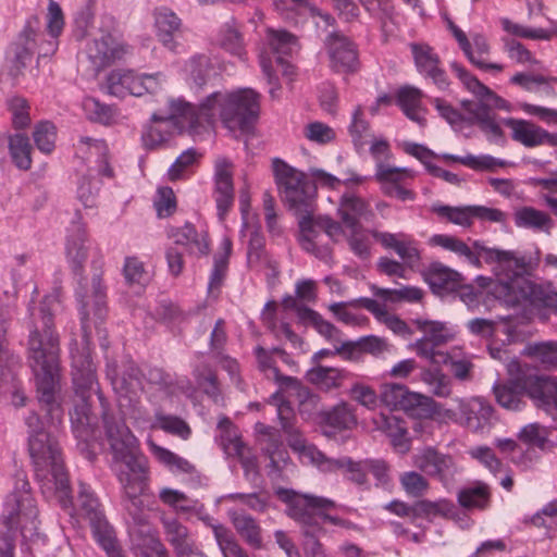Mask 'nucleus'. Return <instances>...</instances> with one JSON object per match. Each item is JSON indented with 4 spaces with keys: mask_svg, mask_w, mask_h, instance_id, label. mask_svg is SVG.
I'll use <instances>...</instances> for the list:
<instances>
[{
    "mask_svg": "<svg viewBox=\"0 0 557 557\" xmlns=\"http://www.w3.org/2000/svg\"><path fill=\"white\" fill-rule=\"evenodd\" d=\"M59 307L57 295L46 296L39 309L28 306V360L35 374L39 401L50 417L48 428L34 412L26 418L29 456L42 495L58 500L71 515L75 512L85 517L91 525L96 542L108 557H124L98 497L87 484L79 483L76 505L73 506L62 454L53 437L52 429H57L63 419V411L55 399L60 380V342L53 329V314Z\"/></svg>",
    "mask_w": 557,
    "mask_h": 557,
    "instance_id": "1",
    "label": "nucleus"
},
{
    "mask_svg": "<svg viewBox=\"0 0 557 557\" xmlns=\"http://www.w3.org/2000/svg\"><path fill=\"white\" fill-rule=\"evenodd\" d=\"M259 112V95L251 88L233 91L218 90L207 96L198 107L183 98H169L168 113H153L141 133L143 146L148 150L163 147L181 124H187L193 132L212 126L219 119L233 134L244 133Z\"/></svg>",
    "mask_w": 557,
    "mask_h": 557,
    "instance_id": "2",
    "label": "nucleus"
},
{
    "mask_svg": "<svg viewBox=\"0 0 557 557\" xmlns=\"http://www.w3.org/2000/svg\"><path fill=\"white\" fill-rule=\"evenodd\" d=\"M92 249L85 223L81 218L72 221L67 228L65 242V258L74 274L82 276L85 264ZM81 315L84 339L88 343L95 327L101 333L100 324L104 321L108 310L106 301V288L101 277L95 275L88 285L86 278L79 277L75 292Z\"/></svg>",
    "mask_w": 557,
    "mask_h": 557,
    "instance_id": "3",
    "label": "nucleus"
},
{
    "mask_svg": "<svg viewBox=\"0 0 557 557\" xmlns=\"http://www.w3.org/2000/svg\"><path fill=\"white\" fill-rule=\"evenodd\" d=\"M278 393L272 396L273 404L277 407V417L281 420L283 430L288 434V445L298 454L302 463L312 465L320 471L332 473L342 471L346 478L358 485L367 483L368 467L366 461L355 462L349 457L329 458L315 446L306 442L290 422L293 410L289 404L282 399Z\"/></svg>",
    "mask_w": 557,
    "mask_h": 557,
    "instance_id": "4",
    "label": "nucleus"
},
{
    "mask_svg": "<svg viewBox=\"0 0 557 557\" xmlns=\"http://www.w3.org/2000/svg\"><path fill=\"white\" fill-rule=\"evenodd\" d=\"M104 424L114 465L120 467L116 469L119 480L125 495L137 509L140 504L138 496L145 488V468L138 455L137 440L122 420L113 421L106 417Z\"/></svg>",
    "mask_w": 557,
    "mask_h": 557,
    "instance_id": "5",
    "label": "nucleus"
},
{
    "mask_svg": "<svg viewBox=\"0 0 557 557\" xmlns=\"http://www.w3.org/2000/svg\"><path fill=\"white\" fill-rule=\"evenodd\" d=\"M450 67L462 85L478 98V101L465 100L461 102L468 121L478 125L490 140L497 141L503 137V131L491 110L498 109L509 112L511 104L483 85L461 64L454 62Z\"/></svg>",
    "mask_w": 557,
    "mask_h": 557,
    "instance_id": "6",
    "label": "nucleus"
},
{
    "mask_svg": "<svg viewBox=\"0 0 557 557\" xmlns=\"http://www.w3.org/2000/svg\"><path fill=\"white\" fill-rule=\"evenodd\" d=\"M277 495L287 505V515L302 528L306 535H320L327 523L345 529L354 527L350 521L330 513L335 508L332 499L283 488L277 491Z\"/></svg>",
    "mask_w": 557,
    "mask_h": 557,
    "instance_id": "7",
    "label": "nucleus"
},
{
    "mask_svg": "<svg viewBox=\"0 0 557 557\" xmlns=\"http://www.w3.org/2000/svg\"><path fill=\"white\" fill-rule=\"evenodd\" d=\"M16 491L8 496L1 516V539L4 547L0 548L1 557H13V536L20 529L24 539H32L37 530V508L29 491V483L20 479Z\"/></svg>",
    "mask_w": 557,
    "mask_h": 557,
    "instance_id": "8",
    "label": "nucleus"
},
{
    "mask_svg": "<svg viewBox=\"0 0 557 557\" xmlns=\"http://www.w3.org/2000/svg\"><path fill=\"white\" fill-rule=\"evenodd\" d=\"M269 50L260 53V66L270 86L269 92L274 98L280 89L277 72L283 75L293 74V66L285 60L298 50L295 36L285 30L270 29L267 35Z\"/></svg>",
    "mask_w": 557,
    "mask_h": 557,
    "instance_id": "9",
    "label": "nucleus"
},
{
    "mask_svg": "<svg viewBox=\"0 0 557 557\" xmlns=\"http://www.w3.org/2000/svg\"><path fill=\"white\" fill-rule=\"evenodd\" d=\"M272 168L277 189L289 209L295 214L313 212L314 189L307 175L281 159H274Z\"/></svg>",
    "mask_w": 557,
    "mask_h": 557,
    "instance_id": "10",
    "label": "nucleus"
},
{
    "mask_svg": "<svg viewBox=\"0 0 557 557\" xmlns=\"http://www.w3.org/2000/svg\"><path fill=\"white\" fill-rule=\"evenodd\" d=\"M413 323L417 330L422 333V337L410 345L411 349L420 358L433 364L447 363L449 354L443 352L437 348L456 338V326L447 322L426 319H416Z\"/></svg>",
    "mask_w": 557,
    "mask_h": 557,
    "instance_id": "11",
    "label": "nucleus"
},
{
    "mask_svg": "<svg viewBox=\"0 0 557 557\" xmlns=\"http://www.w3.org/2000/svg\"><path fill=\"white\" fill-rule=\"evenodd\" d=\"M486 264L491 265L498 284L509 299L527 280L528 262L518 251L491 247L486 251Z\"/></svg>",
    "mask_w": 557,
    "mask_h": 557,
    "instance_id": "12",
    "label": "nucleus"
},
{
    "mask_svg": "<svg viewBox=\"0 0 557 557\" xmlns=\"http://www.w3.org/2000/svg\"><path fill=\"white\" fill-rule=\"evenodd\" d=\"M447 28L472 65L483 71L502 72L504 70L502 64L493 63L487 60L491 52V45L483 33L474 32L467 36V34L450 20H447Z\"/></svg>",
    "mask_w": 557,
    "mask_h": 557,
    "instance_id": "13",
    "label": "nucleus"
},
{
    "mask_svg": "<svg viewBox=\"0 0 557 557\" xmlns=\"http://www.w3.org/2000/svg\"><path fill=\"white\" fill-rule=\"evenodd\" d=\"M131 53V47L112 33H101L86 47V54L95 71H100Z\"/></svg>",
    "mask_w": 557,
    "mask_h": 557,
    "instance_id": "14",
    "label": "nucleus"
},
{
    "mask_svg": "<svg viewBox=\"0 0 557 557\" xmlns=\"http://www.w3.org/2000/svg\"><path fill=\"white\" fill-rule=\"evenodd\" d=\"M297 215L299 219V245L306 252L329 263L332 260V248L324 240L325 234L318 225V219L313 216V212L297 213Z\"/></svg>",
    "mask_w": 557,
    "mask_h": 557,
    "instance_id": "15",
    "label": "nucleus"
},
{
    "mask_svg": "<svg viewBox=\"0 0 557 557\" xmlns=\"http://www.w3.org/2000/svg\"><path fill=\"white\" fill-rule=\"evenodd\" d=\"M285 309L294 310L297 317L305 323H310L322 336L330 341L335 349V354H343L354 348L351 342H341V332L329 321L324 320L317 311L306 307L298 306L293 296L283 299Z\"/></svg>",
    "mask_w": 557,
    "mask_h": 557,
    "instance_id": "16",
    "label": "nucleus"
},
{
    "mask_svg": "<svg viewBox=\"0 0 557 557\" xmlns=\"http://www.w3.org/2000/svg\"><path fill=\"white\" fill-rule=\"evenodd\" d=\"M503 123L510 128L511 138L527 148L543 145L557 147V134H552L529 120L508 117Z\"/></svg>",
    "mask_w": 557,
    "mask_h": 557,
    "instance_id": "17",
    "label": "nucleus"
},
{
    "mask_svg": "<svg viewBox=\"0 0 557 557\" xmlns=\"http://www.w3.org/2000/svg\"><path fill=\"white\" fill-rule=\"evenodd\" d=\"M213 196L218 215L223 220L234 201L233 163L224 157H219L214 163Z\"/></svg>",
    "mask_w": 557,
    "mask_h": 557,
    "instance_id": "18",
    "label": "nucleus"
},
{
    "mask_svg": "<svg viewBox=\"0 0 557 557\" xmlns=\"http://www.w3.org/2000/svg\"><path fill=\"white\" fill-rule=\"evenodd\" d=\"M460 424L473 433L484 434L493 424V408L483 398L459 400Z\"/></svg>",
    "mask_w": 557,
    "mask_h": 557,
    "instance_id": "19",
    "label": "nucleus"
},
{
    "mask_svg": "<svg viewBox=\"0 0 557 557\" xmlns=\"http://www.w3.org/2000/svg\"><path fill=\"white\" fill-rule=\"evenodd\" d=\"M410 50L417 71L431 78L440 89H446L449 83L435 50L426 44H411Z\"/></svg>",
    "mask_w": 557,
    "mask_h": 557,
    "instance_id": "20",
    "label": "nucleus"
},
{
    "mask_svg": "<svg viewBox=\"0 0 557 557\" xmlns=\"http://www.w3.org/2000/svg\"><path fill=\"white\" fill-rule=\"evenodd\" d=\"M331 66L338 73H352L359 66L355 45L345 36L331 34L326 39Z\"/></svg>",
    "mask_w": 557,
    "mask_h": 557,
    "instance_id": "21",
    "label": "nucleus"
},
{
    "mask_svg": "<svg viewBox=\"0 0 557 557\" xmlns=\"http://www.w3.org/2000/svg\"><path fill=\"white\" fill-rule=\"evenodd\" d=\"M106 372L114 392L122 398L132 401L138 392L144 388L139 370L133 362L125 364L123 371L120 372L117 364L108 360Z\"/></svg>",
    "mask_w": 557,
    "mask_h": 557,
    "instance_id": "22",
    "label": "nucleus"
},
{
    "mask_svg": "<svg viewBox=\"0 0 557 557\" xmlns=\"http://www.w3.org/2000/svg\"><path fill=\"white\" fill-rule=\"evenodd\" d=\"M527 395L535 406L557 419V381L550 376H532L525 380Z\"/></svg>",
    "mask_w": 557,
    "mask_h": 557,
    "instance_id": "23",
    "label": "nucleus"
},
{
    "mask_svg": "<svg viewBox=\"0 0 557 557\" xmlns=\"http://www.w3.org/2000/svg\"><path fill=\"white\" fill-rule=\"evenodd\" d=\"M380 400L391 409H401L405 411L431 403L430 397L411 392L405 385L398 383L382 384L380 388Z\"/></svg>",
    "mask_w": 557,
    "mask_h": 557,
    "instance_id": "24",
    "label": "nucleus"
},
{
    "mask_svg": "<svg viewBox=\"0 0 557 557\" xmlns=\"http://www.w3.org/2000/svg\"><path fill=\"white\" fill-rule=\"evenodd\" d=\"M413 465L428 475L436 476L441 481H448L458 471L454 459L440 454L432 448H426L413 456Z\"/></svg>",
    "mask_w": 557,
    "mask_h": 557,
    "instance_id": "25",
    "label": "nucleus"
},
{
    "mask_svg": "<svg viewBox=\"0 0 557 557\" xmlns=\"http://www.w3.org/2000/svg\"><path fill=\"white\" fill-rule=\"evenodd\" d=\"M507 302L529 301L535 308L557 310V292L552 284H536L525 280Z\"/></svg>",
    "mask_w": 557,
    "mask_h": 557,
    "instance_id": "26",
    "label": "nucleus"
},
{
    "mask_svg": "<svg viewBox=\"0 0 557 557\" xmlns=\"http://www.w3.org/2000/svg\"><path fill=\"white\" fill-rule=\"evenodd\" d=\"M374 238L385 248L393 249L404 264L414 268L419 264L421 256L417 242L405 233L373 232Z\"/></svg>",
    "mask_w": 557,
    "mask_h": 557,
    "instance_id": "27",
    "label": "nucleus"
},
{
    "mask_svg": "<svg viewBox=\"0 0 557 557\" xmlns=\"http://www.w3.org/2000/svg\"><path fill=\"white\" fill-rule=\"evenodd\" d=\"M205 525L211 528L216 544L224 557H248L244 549L236 542L232 531L222 523H219L205 511L203 505L199 503L198 509L194 511Z\"/></svg>",
    "mask_w": 557,
    "mask_h": 557,
    "instance_id": "28",
    "label": "nucleus"
},
{
    "mask_svg": "<svg viewBox=\"0 0 557 557\" xmlns=\"http://www.w3.org/2000/svg\"><path fill=\"white\" fill-rule=\"evenodd\" d=\"M37 32L28 23L7 52V60L12 64L11 74L18 75L21 70L32 60L36 47Z\"/></svg>",
    "mask_w": 557,
    "mask_h": 557,
    "instance_id": "29",
    "label": "nucleus"
},
{
    "mask_svg": "<svg viewBox=\"0 0 557 557\" xmlns=\"http://www.w3.org/2000/svg\"><path fill=\"white\" fill-rule=\"evenodd\" d=\"M281 352L278 349L267 350L261 346L256 347L255 355L257 359L258 369L265 375L267 379L275 381L282 391L288 392V396H292V392H296L299 395L301 388L298 380L292 376H285L280 374L274 359V355Z\"/></svg>",
    "mask_w": 557,
    "mask_h": 557,
    "instance_id": "30",
    "label": "nucleus"
},
{
    "mask_svg": "<svg viewBox=\"0 0 557 557\" xmlns=\"http://www.w3.org/2000/svg\"><path fill=\"white\" fill-rule=\"evenodd\" d=\"M377 430L382 431L389 440L394 449L399 454H406L410 449L407 422L394 414H381L374 420Z\"/></svg>",
    "mask_w": 557,
    "mask_h": 557,
    "instance_id": "31",
    "label": "nucleus"
},
{
    "mask_svg": "<svg viewBox=\"0 0 557 557\" xmlns=\"http://www.w3.org/2000/svg\"><path fill=\"white\" fill-rule=\"evenodd\" d=\"M337 213L346 227L360 225V219L369 221L373 216L370 203L352 193L342 196Z\"/></svg>",
    "mask_w": 557,
    "mask_h": 557,
    "instance_id": "32",
    "label": "nucleus"
},
{
    "mask_svg": "<svg viewBox=\"0 0 557 557\" xmlns=\"http://www.w3.org/2000/svg\"><path fill=\"white\" fill-rule=\"evenodd\" d=\"M171 236L175 244L182 245L197 256H206L210 251V243L206 230H197L191 223L172 231Z\"/></svg>",
    "mask_w": 557,
    "mask_h": 557,
    "instance_id": "33",
    "label": "nucleus"
},
{
    "mask_svg": "<svg viewBox=\"0 0 557 557\" xmlns=\"http://www.w3.org/2000/svg\"><path fill=\"white\" fill-rule=\"evenodd\" d=\"M156 35L159 41L168 49L174 50L176 41L174 35L182 26V20L166 7L157 8L153 12Z\"/></svg>",
    "mask_w": 557,
    "mask_h": 557,
    "instance_id": "34",
    "label": "nucleus"
},
{
    "mask_svg": "<svg viewBox=\"0 0 557 557\" xmlns=\"http://www.w3.org/2000/svg\"><path fill=\"white\" fill-rule=\"evenodd\" d=\"M216 45L232 55L245 60L246 50L243 35L234 18L223 23L216 34Z\"/></svg>",
    "mask_w": 557,
    "mask_h": 557,
    "instance_id": "35",
    "label": "nucleus"
},
{
    "mask_svg": "<svg viewBox=\"0 0 557 557\" xmlns=\"http://www.w3.org/2000/svg\"><path fill=\"white\" fill-rule=\"evenodd\" d=\"M423 92L417 87L405 86L397 92V102L405 115L419 125H424L425 110L422 107Z\"/></svg>",
    "mask_w": 557,
    "mask_h": 557,
    "instance_id": "36",
    "label": "nucleus"
},
{
    "mask_svg": "<svg viewBox=\"0 0 557 557\" xmlns=\"http://www.w3.org/2000/svg\"><path fill=\"white\" fill-rule=\"evenodd\" d=\"M72 354L73 366V383L78 391L84 393L87 389H92L96 385V369L92 360L88 355Z\"/></svg>",
    "mask_w": 557,
    "mask_h": 557,
    "instance_id": "37",
    "label": "nucleus"
},
{
    "mask_svg": "<svg viewBox=\"0 0 557 557\" xmlns=\"http://www.w3.org/2000/svg\"><path fill=\"white\" fill-rule=\"evenodd\" d=\"M161 522L165 539L173 547L175 555L195 542L188 528L176 518L163 516Z\"/></svg>",
    "mask_w": 557,
    "mask_h": 557,
    "instance_id": "38",
    "label": "nucleus"
},
{
    "mask_svg": "<svg viewBox=\"0 0 557 557\" xmlns=\"http://www.w3.org/2000/svg\"><path fill=\"white\" fill-rule=\"evenodd\" d=\"M136 71L116 69L111 71L106 77L104 88L108 94L117 98L133 96L135 88Z\"/></svg>",
    "mask_w": 557,
    "mask_h": 557,
    "instance_id": "39",
    "label": "nucleus"
},
{
    "mask_svg": "<svg viewBox=\"0 0 557 557\" xmlns=\"http://www.w3.org/2000/svg\"><path fill=\"white\" fill-rule=\"evenodd\" d=\"M227 516L238 534L251 546L261 545V529L257 521L249 515L230 509Z\"/></svg>",
    "mask_w": 557,
    "mask_h": 557,
    "instance_id": "40",
    "label": "nucleus"
},
{
    "mask_svg": "<svg viewBox=\"0 0 557 557\" xmlns=\"http://www.w3.org/2000/svg\"><path fill=\"white\" fill-rule=\"evenodd\" d=\"M515 224L518 227L549 233L553 220L541 210L533 207H522L515 212Z\"/></svg>",
    "mask_w": 557,
    "mask_h": 557,
    "instance_id": "41",
    "label": "nucleus"
},
{
    "mask_svg": "<svg viewBox=\"0 0 557 557\" xmlns=\"http://www.w3.org/2000/svg\"><path fill=\"white\" fill-rule=\"evenodd\" d=\"M525 380L521 382L517 380L510 384L495 385L494 393L497 403L508 410H520L524 403L522 395L527 394Z\"/></svg>",
    "mask_w": 557,
    "mask_h": 557,
    "instance_id": "42",
    "label": "nucleus"
},
{
    "mask_svg": "<svg viewBox=\"0 0 557 557\" xmlns=\"http://www.w3.org/2000/svg\"><path fill=\"white\" fill-rule=\"evenodd\" d=\"M218 429L220 432L219 443L226 455H243V451L247 450V447L240 440L237 429L227 418L224 417L219 421Z\"/></svg>",
    "mask_w": 557,
    "mask_h": 557,
    "instance_id": "43",
    "label": "nucleus"
},
{
    "mask_svg": "<svg viewBox=\"0 0 557 557\" xmlns=\"http://www.w3.org/2000/svg\"><path fill=\"white\" fill-rule=\"evenodd\" d=\"M347 228L346 239L352 253L362 260L368 259L371 256V238H374L373 232L375 231H368L361 224L347 226Z\"/></svg>",
    "mask_w": 557,
    "mask_h": 557,
    "instance_id": "44",
    "label": "nucleus"
},
{
    "mask_svg": "<svg viewBox=\"0 0 557 557\" xmlns=\"http://www.w3.org/2000/svg\"><path fill=\"white\" fill-rule=\"evenodd\" d=\"M194 379L199 389H201L214 403L221 398L220 383L215 372L208 363H200L193 371Z\"/></svg>",
    "mask_w": 557,
    "mask_h": 557,
    "instance_id": "45",
    "label": "nucleus"
},
{
    "mask_svg": "<svg viewBox=\"0 0 557 557\" xmlns=\"http://www.w3.org/2000/svg\"><path fill=\"white\" fill-rule=\"evenodd\" d=\"M442 158L447 161L461 163L462 165L474 171H493L496 168H503L507 164L505 160L497 159L490 154H467L463 157L444 153Z\"/></svg>",
    "mask_w": 557,
    "mask_h": 557,
    "instance_id": "46",
    "label": "nucleus"
},
{
    "mask_svg": "<svg viewBox=\"0 0 557 557\" xmlns=\"http://www.w3.org/2000/svg\"><path fill=\"white\" fill-rule=\"evenodd\" d=\"M459 278L460 274L457 271L449 269L442 263L432 264L428 272L429 284L433 289L438 292L454 289Z\"/></svg>",
    "mask_w": 557,
    "mask_h": 557,
    "instance_id": "47",
    "label": "nucleus"
},
{
    "mask_svg": "<svg viewBox=\"0 0 557 557\" xmlns=\"http://www.w3.org/2000/svg\"><path fill=\"white\" fill-rule=\"evenodd\" d=\"M416 176L414 171L408 168H397L384 163L376 164L375 180L383 186L406 185Z\"/></svg>",
    "mask_w": 557,
    "mask_h": 557,
    "instance_id": "48",
    "label": "nucleus"
},
{
    "mask_svg": "<svg viewBox=\"0 0 557 557\" xmlns=\"http://www.w3.org/2000/svg\"><path fill=\"white\" fill-rule=\"evenodd\" d=\"M210 60L205 54L193 55L184 65L185 79L197 88H201L208 78Z\"/></svg>",
    "mask_w": 557,
    "mask_h": 557,
    "instance_id": "49",
    "label": "nucleus"
},
{
    "mask_svg": "<svg viewBox=\"0 0 557 557\" xmlns=\"http://www.w3.org/2000/svg\"><path fill=\"white\" fill-rule=\"evenodd\" d=\"M243 238L248 240V252L247 259L250 264H258L263 259L264 237L260 232L258 225H251L250 223H243L240 231Z\"/></svg>",
    "mask_w": 557,
    "mask_h": 557,
    "instance_id": "50",
    "label": "nucleus"
},
{
    "mask_svg": "<svg viewBox=\"0 0 557 557\" xmlns=\"http://www.w3.org/2000/svg\"><path fill=\"white\" fill-rule=\"evenodd\" d=\"M32 145L26 136L22 134L12 135L9 138V150L13 163L20 170H29L32 166Z\"/></svg>",
    "mask_w": 557,
    "mask_h": 557,
    "instance_id": "51",
    "label": "nucleus"
},
{
    "mask_svg": "<svg viewBox=\"0 0 557 557\" xmlns=\"http://www.w3.org/2000/svg\"><path fill=\"white\" fill-rule=\"evenodd\" d=\"M150 453L153 457L164 466H166L173 472L190 473L194 467L186 459L175 455L174 453L148 441Z\"/></svg>",
    "mask_w": 557,
    "mask_h": 557,
    "instance_id": "52",
    "label": "nucleus"
},
{
    "mask_svg": "<svg viewBox=\"0 0 557 557\" xmlns=\"http://www.w3.org/2000/svg\"><path fill=\"white\" fill-rule=\"evenodd\" d=\"M420 380L429 387V392L437 397H448L451 393L450 379L440 369H422Z\"/></svg>",
    "mask_w": 557,
    "mask_h": 557,
    "instance_id": "53",
    "label": "nucleus"
},
{
    "mask_svg": "<svg viewBox=\"0 0 557 557\" xmlns=\"http://www.w3.org/2000/svg\"><path fill=\"white\" fill-rule=\"evenodd\" d=\"M166 83V77L162 72L139 73L136 72L134 97H143L145 95H156L161 91Z\"/></svg>",
    "mask_w": 557,
    "mask_h": 557,
    "instance_id": "54",
    "label": "nucleus"
},
{
    "mask_svg": "<svg viewBox=\"0 0 557 557\" xmlns=\"http://www.w3.org/2000/svg\"><path fill=\"white\" fill-rule=\"evenodd\" d=\"M523 355L533 358L545 368H557L556 342L530 344L523 349Z\"/></svg>",
    "mask_w": 557,
    "mask_h": 557,
    "instance_id": "55",
    "label": "nucleus"
},
{
    "mask_svg": "<svg viewBox=\"0 0 557 557\" xmlns=\"http://www.w3.org/2000/svg\"><path fill=\"white\" fill-rule=\"evenodd\" d=\"M432 210L438 216L444 218L450 223L461 227H470L473 223L472 206L451 207L445 205H434Z\"/></svg>",
    "mask_w": 557,
    "mask_h": 557,
    "instance_id": "56",
    "label": "nucleus"
},
{
    "mask_svg": "<svg viewBox=\"0 0 557 557\" xmlns=\"http://www.w3.org/2000/svg\"><path fill=\"white\" fill-rule=\"evenodd\" d=\"M87 150L89 157H97L100 161L99 172L107 177L113 176V171L106 160L108 147L102 139H92L90 137H82L78 141V150Z\"/></svg>",
    "mask_w": 557,
    "mask_h": 557,
    "instance_id": "57",
    "label": "nucleus"
},
{
    "mask_svg": "<svg viewBox=\"0 0 557 557\" xmlns=\"http://www.w3.org/2000/svg\"><path fill=\"white\" fill-rule=\"evenodd\" d=\"M221 500L237 503L248 507L253 511L263 512L269 506L270 495L264 491L252 492L248 494L233 493L220 497L218 502Z\"/></svg>",
    "mask_w": 557,
    "mask_h": 557,
    "instance_id": "58",
    "label": "nucleus"
},
{
    "mask_svg": "<svg viewBox=\"0 0 557 557\" xmlns=\"http://www.w3.org/2000/svg\"><path fill=\"white\" fill-rule=\"evenodd\" d=\"M490 498V492L487 485L483 483H476L473 486L461 490L458 494L459 504L468 509L485 508Z\"/></svg>",
    "mask_w": 557,
    "mask_h": 557,
    "instance_id": "59",
    "label": "nucleus"
},
{
    "mask_svg": "<svg viewBox=\"0 0 557 557\" xmlns=\"http://www.w3.org/2000/svg\"><path fill=\"white\" fill-rule=\"evenodd\" d=\"M308 379L319 388L329 391L341 385L343 375L335 368L315 367L308 372Z\"/></svg>",
    "mask_w": 557,
    "mask_h": 557,
    "instance_id": "60",
    "label": "nucleus"
},
{
    "mask_svg": "<svg viewBox=\"0 0 557 557\" xmlns=\"http://www.w3.org/2000/svg\"><path fill=\"white\" fill-rule=\"evenodd\" d=\"M274 7L281 14H284L286 17H289L290 11L296 9H304L308 10L312 17H320L325 27L330 26L333 22V18L330 14L321 12L315 7L309 4L307 0H274Z\"/></svg>",
    "mask_w": 557,
    "mask_h": 557,
    "instance_id": "61",
    "label": "nucleus"
},
{
    "mask_svg": "<svg viewBox=\"0 0 557 557\" xmlns=\"http://www.w3.org/2000/svg\"><path fill=\"white\" fill-rule=\"evenodd\" d=\"M348 132L355 146L363 147L366 145V137L369 135L370 124L366 120L363 109L360 106L356 107L351 114Z\"/></svg>",
    "mask_w": 557,
    "mask_h": 557,
    "instance_id": "62",
    "label": "nucleus"
},
{
    "mask_svg": "<svg viewBox=\"0 0 557 557\" xmlns=\"http://www.w3.org/2000/svg\"><path fill=\"white\" fill-rule=\"evenodd\" d=\"M304 136L317 145H327L336 139L334 128L322 122H310L304 127Z\"/></svg>",
    "mask_w": 557,
    "mask_h": 557,
    "instance_id": "63",
    "label": "nucleus"
},
{
    "mask_svg": "<svg viewBox=\"0 0 557 557\" xmlns=\"http://www.w3.org/2000/svg\"><path fill=\"white\" fill-rule=\"evenodd\" d=\"M37 148L44 153H50L54 149L57 139V128L48 121L36 125L33 134Z\"/></svg>",
    "mask_w": 557,
    "mask_h": 557,
    "instance_id": "64",
    "label": "nucleus"
}]
</instances>
